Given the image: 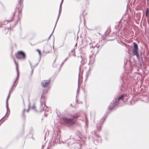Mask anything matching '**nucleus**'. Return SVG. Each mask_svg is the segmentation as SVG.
Here are the masks:
<instances>
[{
    "label": "nucleus",
    "instance_id": "obj_1",
    "mask_svg": "<svg viewBox=\"0 0 149 149\" xmlns=\"http://www.w3.org/2000/svg\"><path fill=\"white\" fill-rule=\"evenodd\" d=\"M14 61L15 64L16 66V69L17 72V77L16 79L14 81L13 85L12 86V87H11L10 89V90L9 91L8 95V96L7 99H6V105H7V104H8V100L10 97V95L11 91L12 90L13 87L15 86H16L17 85V83L16 84H15V83L16 81L17 80V79L19 77V71L18 70V64L16 62V61L15 59H14Z\"/></svg>",
    "mask_w": 149,
    "mask_h": 149
},
{
    "label": "nucleus",
    "instance_id": "obj_2",
    "mask_svg": "<svg viewBox=\"0 0 149 149\" xmlns=\"http://www.w3.org/2000/svg\"><path fill=\"white\" fill-rule=\"evenodd\" d=\"M125 97L124 95H122L120 96L118 99H116L113 101V103H111L109 107V109L110 110H112L115 106L118 104L119 103V101L123 100V98Z\"/></svg>",
    "mask_w": 149,
    "mask_h": 149
},
{
    "label": "nucleus",
    "instance_id": "obj_3",
    "mask_svg": "<svg viewBox=\"0 0 149 149\" xmlns=\"http://www.w3.org/2000/svg\"><path fill=\"white\" fill-rule=\"evenodd\" d=\"M40 102L41 104L40 111H42L43 110H45V112L47 111V112H48V113H47L46 114L45 113H44V115L46 116H47V114H49V111L48 110L46 109L47 107H45V99L44 97H43L42 96L41 97Z\"/></svg>",
    "mask_w": 149,
    "mask_h": 149
},
{
    "label": "nucleus",
    "instance_id": "obj_4",
    "mask_svg": "<svg viewBox=\"0 0 149 149\" xmlns=\"http://www.w3.org/2000/svg\"><path fill=\"white\" fill-rule=\"evenodd\" d=\"M134 48L132 50V52L134 55L136 56L137 58L140 60V58L138 52V46L137 44L135 42L133 43Z\"/></svg>",
    "mask_w": 149,
    "mask_h": 149
},
{
    "label": "nucleus",
    "instance_id": "obj_5",
    "mask_svg": "<svg viewBox=\"0 0 149 149\" xmlns=\"http://www.w3.org/2000/svg\"><path fill=\"white\" fill-rule=\"evenodd\" d=\"M63 121L67 124L69 125H73L74 123L72 118H68L66 117H64L62 119Z\"/></svg>",
    "mask_w": 149,
    "mask_h": 149
},
{
    "label": "nucleus",
    "instance_id": "obj_6",
    "mask_svg": "<svg viewBox=\"0 0 149 149\" xmlns=\"http://www.w3.org/2000/svg\"><path fill=\"white\" fill-rule=\"evenodd\" d=\"M15 56L16 58L18 59H24L25 58V54L22 51L18 52Z\"/></svg>",
    "mask_w": 149,
    "mask_h": 149
},
{
    "label": "nucleus",
    "instance_id": "obj_7",
    "mask_svg": "<svg viewBox=\"0 0 149 149\" xmlns=\"http://www.w3.org/2000/svg\"><path fill=\"white\" fill-rule=\"evenodd\" d=\"M50 81V79L43 80L41 83L42 86L44 88L47 87L49 85Z\"/></svg>",
    "mask_w": 149,
    "mask_h": 149
},
{
    "label": "nucleus",
    "instance_id": "obj_8",
    "mask_svg": "<svg viewBox=\"0 0 149 149\" xmlns=\"http://www.w3.org/2000/svg\"><path fill=\"white\" fill-rule=\"evenodd\" d=\"M52 141L54 143H57L59 142V137L58 136V133L56 135L55 134L53 135L52 138Z\"/></svg>",
    "mask_w": 149,
    "mask_h": 149
},
{
    "label": "nucleus",
    "instance_id": "obj_9",
    "mask_svg": "<svg viewBox=\"0 0 149 149\" xmlns=\"http://www.w3.org/2000/svg\"><path fill=\"white\" fill-rule=\"evenodd\" d=\"M63 0H61V3L60 4V8H59V14L58 15V16L57 19L56 21V24H55V26L54 27V30H53V31L52 32V33H53V31H54V29H55V27L56 26V23H57V22L58 21V19L59 18V15H60V13H61V9L62 4L63 3Z\"/></svg>",
    "mask_w": 149,
    "mask_h": 149
},
{
    "label": "nucleus",
    "instance_id": "obj_10",
    "mask_svg": "<svg viewBox=\"0 0 149 149\" xmlns=\"http://www.w3.org/2000/svg\"><path fill=\"white\" fill-rule=\"evenodd\" d=\"M116 28L118 30H119L120 29H122L123 30H126V28H124L123 26H122V24L120 23H119L118 24V27H117V26H116Z\"/></svg>",
    "mask_w": 149,
    "mask_h": 149
},
{
    "label": "nucleus",
    "instance_id": "obj_11",
    "mask_svg": "<svg viewBox=\"0 0 149 149\" xmlns=\"http://www.w3.org/2000/svg\"><path fill=\"white\" fill-rule=\"evenodd\" d=\"M122 18L124 20L127 22L129 21V17L128 15L126 14Z\"/></svg>",
    "mask_w": 149,
    "mask_h": 149
},
{
    "label": "nucleus",
    "instance_id": "obj_12",
    "mask_svg": "<svg viewBox=\"0 0 149 149\" xmlns=\"http://www.w3.org/2000/svg\"><path fill=\"white\" fill-rule=\"evenodd\" d=\"M13 18V17H12V18L10 20H4L3 21V25L6 24H7L8 23V22L11 21H12Z\"/></svg>",
    "mask_w": 149,
    "mask_h": 149
},
{
    "label": "nucleus",
    "instance_id": "obj_13",
    "mask_svg": "<svg viewBox=\"0 0 149 149\" xmlns=\"http://www.w3.org/2000/svg\"><path fill=\"white\" fill-rule=\"evenodd\" d=\"M81 58L82 59V60L81 61V63L82 65H84L86 62V60L85 58L83 59L82 57L81 56Z\"/></svg>",
    "mask_w": 149,
    "mask_h": 149
},
{
    "label": "nucleus",
    "instance_id": "obj_14",
    "mask_svg": "<svg viewBox=\"0 0 149 149\" xmlns=\"http://www.w3.org/2000/svg\"><path fill=\"white\" fill-rule=\"evenodd\" d=\"M73 118H76L79 117V115L78 113H77L74 115L72 116Z\"/></svg>",
    "mask_w": 149,
    "mask_h": 149
},
{
    "label": "nucleus",
    "instance_id": "obj_15",
    "mask_svg": "<svg viewBox=\"0 0 149 149\" xmlns=\"http://www.w3.org/2000/svg\"><path fill=\"white\" fill-rule=\"evenodd\" d=\"M6 109H7V112L6 113V114L7 113H8L9 111H10V109L8 108V104H7V106L6 105Z\"/></svg>",
    "mask_w": 149,
    "mask_h": 149
},
{
    "label": "nucleus",
    "instance_id": "obj_16",
    "mask_svg": "<svg viewBox=\"0 0 149 149\" xmlns=\"http://www.w3.org/2000/svg\"><path fill=\"white\" fill-rule=\"evenodd\" d=\"M79 75H80V73H79ZM79 83V79L78 80V84ZM79 84L78 85V88H77V94L79 91Z\"/></svg>",
    "mask_w": 149,
    "mask_h": 149
},
{
    "label": "nucleus",
    "instance_id": "obj_17",
    "mask_svg": "<svg viewBox=\"0 0 149 149\" xmlns=\"http://www.w3.org/2000/svg\"><path fill=\"white\" fill-rule=\"evenodd\" d=\"M97 130H98V131H99L101 129V125H100L99 126V127H98V126H97Z\"/></svg>",
    "mask_w": 149,
    "mask_h": 149
},
{
    "label": "nucleus",
    "instance_id": "obj_18",
    "mask_svg": "<svg viewBox=\"0 0 149 149\" xmlns=\"http://www.w3.org/2000/svg\"><path fill=\"white\" fill-rule=\"evenodd\" d=\"M30 63V65L31 66V69L32 70L31 73H32V74L33 73V71L34 70V67H33L31 66V64Z\"/></svg>",
    "mask_w": 149,
    "mask_h": 149
},
{
    "label": "nucleus",
    "instance_id": "obj_19",
    "mask_svg": "<svg viewBox=\"0 0 149 149\" xmlns=\"http://www.w3.org/2000/svg\"><path fill=\"white\" fill-rule=\"evenodd\" d=\"M23 0H18L19 2V3L20 6H21L22 4V3Z\"/></svg>",
    "mask_w": 149,
    "mask_h": 149
},
{
    "label": "nucleus",
    "instance_id": "obj_20",
    "mask_svg": "<svg viewBox=\"0 0 149 149\" xmlns=\"http://www.w3.org/2000/svg\"><path fill=\"white\" fill-rule=\"evenodd\" d=\"M39 53V56H41V52H40V51L38 49H37V50H36Z\"/></svg>",
    "mask_w": 149,
    "mask_h": 149
},
{
    "label": "nucleus",
    "instance_id": "obj_21",
    "mask_svg": "<svg viewBox=\"0 0 149 149\" xmlns=\"http://www.w3.org/2000/svg\"><path fill=\"white\" fill-rule=\"evenodd\" d=\"M4 116L3 117L1 118V119L0 120V121H2V122H1L2 123H3V122H4L5 121V120H3V118H4Z\"/></svg>",
    "mask_w": 149,
    "mask_h": 149
},
{
    "label": "nucleus",
    "instance_id": "obj_22",
    "mask_svg": "<svg viewBox=\"0 0 149 149\" xmlns=\"http://www.w3.org/2000/svg\"><path fill=\"white\" fill-rule=\"evenodd\" d=\"M67 59H68V58H66V59H65L64 61L62 63L61 65L63 64V63H64V62L67 60Z\"/></svg>",
    "mask_w": 149,
    "mask_h": 149
},
{
    "label": "nucleus",
    "instance_id": "obj_23",
    "mask_svg": "<svg viewBox=\"0 0 149 149\" xmlns=\"http://www.w3.org/2000/svg\"><path fill=\"white\" fill-rule=\"evenodd\" d=\"M35 108V106L34 105H33V106L32 107V109H34Z\"/></svg>",
    "mask_w": 149,
    "mask_h": 149
},
{
    "label": "nucleus",
    "instance_id": "obj_24",
    "mask_svg": "<svg viewBox=\"0 0 149 149\" xmlns=\"http://www.w3.org/2000/svg\"><path fill=\"white\" fill-rule=\"evenodd\" d=\"M25 111V109H24L23 110V112H22V114H24V111Z\"/></svg>",
    "mask_w": 149,
    "mask_h": 149
},
{
    "label": "nucleus",
    "instance_id": "obj_25",
    "mask_svg": "<svg viewBox=\"0 0 149 149\" xmlns=\"http://www.w3.org/2000/svg\"><path fill=\"white\" fill-rule=\"evenodd\" d=\"M52 33L50 35V36H49V38H48V39H49L50 38V37L52 35Z\"/></svg>",
    "mask_w": 149,
    "mask_h": 149
},
{
    "label": "nucleus",
    "instance_id": "obj_26",
    "mask_svg": "<svg viewBox=\"0 0 149 149\" xmlns=\"http://www.w3.org/2000/svg\"><path fill=\"white\" fill-rule=\"evenodd\" d=\"M96 141H94V143H95V144H97V142L96 143Z\"/></svg>",
    "mask_w": 149,
    "mask_h": 149
},
{
    "label": "nucleus",
    "instance_id": "obj_27",
    "mask_svg": "<svg viewBox=\"0 0 149 149\" xmlns=\"http://www.w3.org/2000/svg\"><path fill=\"white\" fill-rule=\"evenodd\" d=\"M97 132H95L94 133H95V134H96Z\"/></svg>",
    "mask_w": 149,
    "mask_h": 149
},
{
    "label": "nucleus",
    "instance_id": "obj_28",
    "mask_svg": "<svg viewBox=\"0 0 149 149\" xmlns=\"http://www.w3.org/2000/svg\"><path fill=\"white\" fill-rule=\"evenodd\" d=\"M147 12H148V10H147V12H146V15H147Z\"/></svg>",
    "mask_w": 149,
    "mask_h": 149
},
{
    "label": "nucleus",
    "instance_id": "obj_29",
    "mask_svg": "<svg viewBox=\"0 0 149 149\" xmlns=\"http://www.w3.org/2000/svg\"><path fill=\"white\" fill-rule=\"evenodd\" d=\"M29 111V109H28V110H27V112H28Z\"/></svg>",
    "mask_w": 149,
    "mask_h": 149
},
{
    "label": "nucleus",
    "instance_id": "obj_30",
    "mask_svg": "<svg viewBox=\"0 0 149 149\" xmlns=\"http://www.w3.org/2000/svg\"><path fill=\"white\" fill-rule=\"evenodd\" d=\"M125 46H126V44H124Z\"/></svg>",
    "mask_w": 149,
    "mask_h": 149
},
{
    "label": "nucleus",
    "instance_id": "obj_31",
    "mask_svg": "<svg viewBox=\"0 0 149 149\" xmlns=\"http://www.w3.org/2000/svg\"><path fill=\"white\" fill-rule=\"evenodd\" d=\"M9 115V114L7 116V117H8V116Z\"/></svg>",
    "mask_w": 149,
    "mask_h": 149
},
{
    "label": "nucleus",
    "instance_id": "obj_32",
    "mask_svg": "<svg viewBox=\"0 0 149 149\" xmlns=\"http://www.w3.org/2000/svg\"><path fill=\"white\" fill-rule=\"evenodd\" d=\"M14 16V14H13V17Z\"/></svg>",
    "mask_w": 149,
    "mask_h": 149
},
{
    "label": "nucleus",
    "instance_id": "obj_33",
    "mask_svg": "<svg viewBox=\"0 0 149 149\" xmlns=\"http://www.w3.org/2000/svg\"><path fill=\"white\" fill-rule=\"evenodd\" d=\"M80 67H81V66H80V67H79V70L80 69Z\"/></svg>",
    "mask_w": 149,
    "mask_h": 149
},
{
    "label": "nucleus",
    "instance_id": "obj_34",
    "mask_svg": "<svg viewBox=\"0 0 149 149\" xmlns=\"http://www.w3.org/2000/svg\"><path fill=\"white\" fill-rule=\"evenodd\" d=\"M121 90H123V89L122 88H121Z\"/></svg>",
    "mask_w": 149,
    "mask_h": 149
},
{
    "label": "nucleus",
    "instance_id": "obj_35",
    "mask_svg": "<svg viewBox=\"0 0 149 149\" xmlns=\"http://www.w3.org/2000/svg\"><path fill=\"white\" fill-rule=\"evenodd\" d=\"M6 114H7V113ZM6 116V115H5V116Z\"/></svg>",
    "mask_w": 149,
    "mask_h": 149
},
{
    "label": "nucleus",
    "instance_id": "obj_36",
    "mask_svg": "<svg viewBox=\"0 0 149 149\" xmlns=\"http://www.w3.org/2000/svg\"><path fill=\"white\" fill-rule=\"evenodd\" d=\"M148 1H149V0H148Z\"/></svg>",
    "mask_w": 149,
    "mask_h": 149
}]
</instances>
